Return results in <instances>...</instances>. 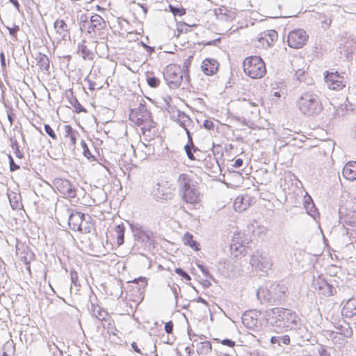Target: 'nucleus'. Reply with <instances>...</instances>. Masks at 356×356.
I'll return each mask as SVG.
<instances>
[{"mask_svg":"<svg viewBox=\"0 0 356 356\" xmlns=\"http://www.w3.org/2000/svg\"><path fill=\"white\" fill-rule=\"evenodd\" d=\"M248 197H239L236 198L234 202V208L237 211H245L248 207Z\"/></svg>","mask_w":356,"mask_h":356,"instance_id":"nucleus-29","label":"nucleus"},{"mask_svg":"<svg viewBox=\"0 0 356 356\" xmlns=\"http://www.w3.org/2000/svg\"><path fill=\"white\" fill-rule=\"evenodd\" d=\"M176 122L186 131L188 142L192 143V136L189 131V128L193 124L192 120L185 113L178 111Z\"/></svg>","mask_w":356,"mask_h":356,"instance_id":"nucleus-16","label":"nucleus"},{"mask_svg":"<svg viewBox=\"0 0 356 356\" xmlns=\"http://www.w3.org/2000/svg\"><path fill=\"white\" fill-rule=\"evenodd\" d=\"M197 267L199 268V269H200V270L202 272V273L209 277L210 279L213 280H215L214 277L212 276L211 274H210L209 271V269L207 266H204L203 264H197Z\"/></svg>","mask_w":356,"mask_h":356,"instance_id":"nucleus-50","label":"nucleus"},{"mask_svg":"<svg viewBox=\"0 0 356 356\" xmlns=\"http://www.w3.org/2000/svg\"><path fill=\"white\" fill-rule=\"evenodd\" d=\"M141 45L144 47V49L149 54H151L152 52L154 51V47H150L143 42H141Z\"/></svg>","mask_w":356,"mask_h":356,"instance_id":"nucleus-62","label":"nucleus"},{"mask_svg":"<svg viewBox=\"0 0 356 356\" xmlns=\"http://www.w3.org/2000/svg\"><path fill=\"white\" fill-rule=\"evenodd\" d=\"M309 35L304 29H298L291 31L287 38L288 45L291 48L300 49L306 44Z\"/></svg>","mask_w":356,"mask_h":356,"instance_id":"nucleus-11","label":"nucleus"},{"mask_svg":"<svg viewBox=\"0 0 356 356\" xmlns=\"http://www.w3.org/2000/svg\"><path fill=\"white\" fill-rule=\"evenodd\" d=\"M203 127L207 130L214 129V123L211 120H205L203 123Z\"/></svg>","mask_w":356,"mask_h":356,"instance_id":"nucleus-54","label":"nucleus"},{"mask_svg":"<svg viewBox=\"0 0 356 356\" xmlns=\"http://www.w3.org/2000/svg\"><path fill=\"white\" fill-rule=\"evenodd\" d=\"M287 291L288 288L285 285L272 283L267 290V296H264V299L273 303L280 302Z\"/></svg>","mask_w":356,"mask_h":356,"instance_id":"nucleus-12","label":"nucleus"},{"mask_svg":"<svg viewBox=\"0 0 356 356\" xmlns=\"http://www.w3.org/2000/svg\"><path fill=\"white\" fill-rule=\"evenodd\" d=\"M191 26H196V25L193 24V26H191L184 22L178 24L177 28L178 33L176 35V37L179 38L181 34L191 32Z\"/></svg>","mask_w":356,"mask_h":356,"instance_id":"nucleus-34","label":"nucleus"},{"mask_svg":"<svg viewBox=\"0 0 356 356\" xmlns=\"http://www.w3.org/2000/svg\"><path fill=\"white\" fill-rule=\"evenodd\" d=\"M86 41L83 40L78 44L77 52L84 60H92L93 54L85 44Z\"/></svg>","mask_w":356,"mask_h":356,"instance_id":"nucleus-25","label":"nucleus"},{"mask_svg":"<svg viewBox=\"0 0 356 356\" xmlns=\"http://www.w3.org/2000/svg\"><path fill=\"white\" fill-rule=\"evenodd\" d=\"M241 108L243 113H245L246 115H248L250 113L257 117L259 112L258 109V106L255 103L250 100L244 99Z\"/></svg>","mask_w":356,"mask_h":356,"instance_id":"nucleus-21","label":"nucleus"},{"mask_svg":"<svg viewBox=\"0 0 356 356\" xmlns=\"http://www.w3.org/2000/svg\"><path fill=\"white\" fill-rule=\"evenodd\" d=\"M304 206L307 213L315 218L318 211L310 196L305 198Z\"/></svg>","mask_w":356,"mask_h":356,"instance_id":"nucleus-28","label":"nucleus"},{"mask_svg":"<svg viewBox=\"0 0 356 356\" xmlns=\"http://www.w3.org/2000/svg\"><path fill=\"white\" fill-rule=\"evenodd\" d=\"M85 219V214L81 212L71 213L68 217L70 228L75 232H82L81 224Z\"/></svg>","mask_w":356,"mask_h":356,"instance_id":"nucleus-15","label":"nucleus"},{"mask_svg":"<svg viewBox=\"0 0 356 356\" xmlns=\"http://www.w3.org/2000/svg\"><path fill=\"white\" fill-rule=\"evenodd\" d=\"M304 64V61L302 58H298L291 61L292 69L295 72V76L297 80L300 81H302V76L305 75V70L304 68L300 69L298 68L300 64Z\"/></svg>","mask_w":356,"mask_h":356,"instance_id":"nucleus-24","label":"nucleus"},{"mask_svg":"<svg viewBox=\"0 0 356 356\" xmlns=\"http://www.w3.org/2000/svg\"><path fill=\"white\" fill-rule=\"evenodd\" d=\"M11 146L13 149H14V153L16 156V157L19 159H22L24 156V153L19 150V147L17 144V140H11Z\"/></svg>","mask_w":356,"mask_h":356,"instance_id":"nucleus-46","label":"nucleus"},{"mask_svg":"<svg viewBox=\"0 0 356 356\" xmlns=\"http://www.w3.org/2000/svg\"><path fill=\"white\" fill-rule=\"evenodd\" d=\"M169 8L175 15L182 16L186 14V10L184 8H178L174 6L170 5Z\"/></svg>","mask_w":356,"mask_h":356,"instance_id":"nucleus-47","label":"nucleus"},{"mask_svg":"<svg viewBox=\"0 0 356 356\" xmlns=\"http://www.w3.org/2000/svg\"><path fill=\"white\" fill-rule=\"evenodd\" d=\"M80 30L83 32L86 31L89 34L90 31V22H85V23L79 24Z\"/></svg>","mask_w":356,"mask_h":356,"instance_id":"nucleus-57","label":"nucleus"},{"mask_svg":"<svg viewBox=\"0 0 356 356\" xmlns=\"http://www.w3.org/2000/svg\"><path fill=\"white\" fill-rule=\"evenodd\" d=\"M168 286L170 287L171 291L173 293V295L175 296V299L176 303H177L178 295H179V293L181 291L180 287L178 285L175 284H174L172 286H170V284Z\"/></svg>","mask_w":356,"mask_h":356,"instance_id":"nucleus-51","label":"nucleus"},{"mask_svg":"<svg viewBox=\"0 0 356 356\" xmlns=\"http://www.w3.org/2000/svg\"><path fill=\"white\" fill-rule=\"evenodd\" d=\"M52 184L63 197L71 199L76 197V187L68 179L56 177L53 180Z\"/></svg>","mask_w":356,"mask_h":356,"instance_id":"nucleus-8","label":"nucleus"},{"mask_svg":"<svg viewBox=\"0 0 356 356\" xmlns=\"http://www.w3.org/2000/svg\"><path fill=\"white\" fill-rule=\"evenodd\" d=\"M219 63L213 58H206L203 60L201 68L204 74L211 76L214 74L218 70Z\"/></svg>","mask_w":356,"mask_h":356,"instance_id":"nucleus-17","label":"nucleus"},{"mask_svg":"<svg viewBox=\"0 0 356 356\" xmlns=\"http://www.w3.org/2000/svg\"><path fill=\"white\" fill-rule=\"evenodd\" d=\"M164 329H165V332H167L168 334L172 333V331H173V323H172V321H170L165 323V326H164Z\"/></svg>","mask_w":356,"mask_h":356,"instance_id":"nucleus-56","label":"nucleus"},{"mask_svg":"<svg viewBox=\"0 0 356 356\" xmlns=\"http://www.w3.org/2000/svg\"><path fill=\"white\" fill-rule=\"evenodd\" d=\"M12 108H9L7 111V117L10 125L13 123L15 115L12 113Z\"/></svg>","mask_w":356,"mask_h":356,"instance_id":"nucleus-59","label":"nucleus"},{"mask_svg":"<svg viewBox=\"0 0 356 356\" xmlns=\"http://www.w3.org/2000/svg\"><path fill=\"white\" fill-rule=\"evenodd\" d=\"M70 104L75 108L77 113L86 112V109L79 103L77 99L71 93V97H68Z\"/></svg>","mask_w":356,"mask_h":356,"instance_id":"nucleus-32","label":"nucleus"},{"mask_svg":"<svg viewBox=\"0 0 356 356\" xmlns=\"http://www.w3.org/2000/svg\"><path fill=\"white\" fill-rule=\"evenodd\" d=\"M9 31L10 35L17 39V33L19 31V26L17 25H14L13 28L7 27Z\"/></svg>","mask_w":356,"mask_h":356,"instance_id":"nucleus-55","label":"nucleus"},{"mask_svg":"<svg viewBox=\"0 0 356 356\" xmlns=\"http://www.w3.org/2000/svg\"><path fill=\"white\" fill-rule=\"evenodd\" d=\"M250 264L259 270L266 272L270 269L272 260L269 255L266 252L257 250L250 258Z\"/></svg>","mask_w":356,"mask_h":356,"instance_id":"nucleus-9","label":"nucleus"},{"mask_svg":"<svg viewBox=\"0 0 356 356\" xmlns=\"http://www.w3.org/2000/svg\"><path fill=\"white\" fill-rule=\"evenodd\" d=\"M318 19L321 20V23L323 24V27L325 29H327L332 23L331 17H326L324 14H319Z\"/></svg>","mask_w":356,"mask_h":356,"instance_id":"nucleus-41","label":"nucleus"},{"mask_svg":"<svg viewBox=\"0 0 356 356\" xmlns=\"http://www.w3.org/2000/svg\"><path fill=\"white\" fill-rule=\"evenodd\" d=\"M86 81L88 83V89L90 90H94L95 89H99V87H97L96 88V83L90 80V79H86Z\"/></svg>","mask_w":356,"mask_h":356,"instance_id":"nucleus-60","label":"nucleus"},{"mask_svg":"<svg viewBox=\"0 0 356 356\" xmlns=\"http://www.w3.org/2000/svg\"><path fill=\"white\" fill-rule=\"evenodd\" d=\"M158 188L156 190H154L153 195L154 198L159 201H163V200H167L168 198H170V195L168 193H163V190L160 188V185L157 184Z\"/></svg>","mask_w":356,"mask_h":356,"instance_id":"nucleus-33","label":"nucleus"},{"mask_svg":"<svg viewBox=\"0 0 356 356\" xmlns=\"http://www.w3.org/2000/svg\"><path fill=\"white\" fill-rule=\"evenodd\" d=\"M135 240L142 243L146 247L154 246L153 232L144 226L136 223L130 225Z\"/></svg>","mask_w":356,"mask_h":356,"instance_id":"nucleus-5","label":"nucleus"},{"mask_svg":"<svg viewBox=\"0 0 356 356\" xmlns=\"http://www.w3.org/2000/svg\"><path fill=\"white\" fill-rule=\"evenodd\" d=\"M183 241L185 245L190 246L194 250H199V243L193 240V236L189 232H187L184 234L183 237Z\"/></svg>","mask_w":356,"mask_h":356,"instance_id":"nucleus-31","label":"nucleus"},{"mask_svg":"<svg viewBox=\"0 0 356 356\" xmlns=\"http://www.w3.org/2000/svg\"><path fill=\"white\" fill-rule=\"evenodd\" d=\"M342 175L350 181L356 179V162L346 163L343 168Z\"/></svg>","mask_w":356,"mask_h":356,"instance_id":"nucleus-18","label":"nucleus"},{"mask_svg":"<svg viewBox=\"0 0 356 356\" xmlns=\"http://www.w3.org/2000/svg\"><path fill=\"white\" fill-rule=\"evenodd\" d=\"M81 145L83 149V154L84 156H86L88 159H95V156L90 153V151L89 150L87 144L83 140H81Z\"/></svg>","mask_w":356,"mask_h":356,"instance_id":"nucleus-42","label":"nucleus"},{"mask_svg":"<svg viewBox=\"0 0 356 356\" xmlns=\"http://www.w3.org/2000/svg\"><path fill=\"white\" fill-rule=\"evenodd\" d=\"M64 129L65 131V138L69 139V145L72 149L74 148L76 142V137L79 136L77 131L72 129L70 125H65Z\"/></svg>","mask_w":356,"mask_h":356,"instance_id":"nucleus-22","label":"nucleus"},{"mask_svg":"<svg viewBox=\"0 0 356 356\" xmlns=\"http://www.w3.org/2000/svg\"><path fill=\"white\" fill-rule=\"evenodd\" d=\"M134 282L140 284V282H141V285H143L144 286L147 284V280L145 277H139L138 279H135Z\"/></svg>","mask_w":356,"mask_h":356,"instance_id":"nucleus-63","label":"nucleus"},{"mask_svg":"<svg viewBox=\"0 0 356 356\" xmlns=\"http://www.w3.org/2000/svg\"><path fill=\"white\" fill-rule=\"evenodd\" d=\"M261 312L257 310L246 311L242 316L243 325L250 330H254L257 326L258 317Z\"/></svg>","mask_w":356,"mask_h":356,"instance_id":"nucleus-14","label":"nucleus"},{"mask_svg":"<svg viewBox=\"0 0 356 356\" xmlns=\"http://www.w3.org/2000/svg\"><path fill=\"white\" fill-rule=\"evenodd\" d=\"M200 344L201 347H197L198 353H207L211 350V343L209 341L198 343L197 345Z\"/></svg>","mask_w":356,"mask_h":356,"instance_id":"nucleus-39","label":"nucleus"},{"mask_svg":"<svg viewBox=\"0 0 356 356\" xmlns=\"http://www.w3.org/2000/svg\"><path fill=\"white\" fill-rule=\"evenodd\" d=\"M320 292L325 296H331L336 293V289L327 282Z\"/></svg>","mask_w":356,"mask_h":356,"instance_id":"nucleus-36","label":"nucleus"},{"mask_svg":"<svg viewBox=\"0 0 356 356\" xmlns=\"http://www.w3.org/2000/svg\"><path fill=\"white\" fill-rule=\"evenodd\" d=\"M290 311L291 310L289 309L275 307L267 310L266 312V316L267 317V320L269 321V323L272 326L276 327L280 330L284 328L292 330L294 328V326L287 323V321L289 319L288 316L290 315Z\"/></svg>","mask_w":356,"mask_h":356,"instance_id":"nucleus-3","label":"nucleus"},{"mask_svg":"<svg viewBox=\"0 0 356 356\" xmlns=\"http://www.w3.org/2000/svg\"><path fill=\"white\" fill-rule=\"evenodd\" d=\"M8 159H9L10 170L11 172H14L17 170H19V165L15 163L13 156L11 155H8Z\"/></svg>","mask_w":356,"mask_h":356,"instance_id":"nucleus-53","label":"nucleus"},{"mask_svg":"<svg viewBox=\"0 0 356 356\" xmlns=\"http://www.w3.org/2000/svg\"><path fill=\"white\" fill-rule=\"evenodd\" d=\"M344 78L341 76L337 72H327L325 75V81L327 87L331 90H339L343 88L345 85L343 84Z\"/></svg>","mask_w":356,"mask_h":356,"instance_id":"nucleus-13","label":"nucleus"},{"mask_svg":"<svg viewBox=\"0 0 356 356\" xmlns=\"http://www.w3.org/2000/svg\"><path fill=\"white\" fill-rule=\"evenodd\" d=\"M268 37L270 39V41L268 38H266V42L268 44V46H270L272 42H273L277 38V33L275 31L271 30L270 33L266 35V37Z\"/></svg>","mask_w":356,"mask_h":356,"instance_id":"nucleus-48","label":"nucleus"},{"mask_svg":"<svg viewBox=\"0 0 356 356\" xmlns=\"http://www.w3.org/2000/svg\"><path fill=\"white\" fill-rule=\"evenodd\" d=\"M85 22H90V17L87 16V15L83 14L79 18V24L85 23Z\"/></svg>","mask_w":356,"mask_h":356,"instance_id":"nucleus-61","label":"nucleus"},{"mask_svg":"<svg viewBox=\"0 0 356 356\" xmlns=\"http://www.w3.org/2000/svg\"><path fill=\"white\" fill-rule=\"evenodd\" d=\"M318 353L320 356H330V353L323 348L318 350Z\"/></svg>","mask_w":356,"mask_h":356,"instance_id":"nucleus-64","label":"nucleus"},{"mask_svg":"<svg viewBox=\"0 0 356 356\" xmlns=\"http://www.w3.org/2000/svg\"><path fill=\"white\" fill-rule=\"evenodd\" d=\"M296 104L300 113L309 118L319 115L323 110L321 92L312 87L304 90L297 99Z\"/></svg>","mask_w":356,"mask_h":356,"instance_id":"nucleus-1","label":"nucleus"},{"mask_svg":"<svg viewBox=\"0 0 356 356\" xmlns=\"http://www.w3.org/2000/svg\"><path fill=\"white\" fill-rule=\"evenodd\" d=\"M8 197L13 209L19 210L23 207L20 194L15 192H10L8 194Z\"/></svg>","mask_w":356,"mask_h":356,"instance_id":"nucleus-23","label":"nucleus"},{"mask_svg":"<svg viewBox=\"0 0 356 356\" xmlns=\"http://www.w3.org/2000/svg\"><path fill=\"white\" fill-rule=\"evenodd\" d=\"M337 328L339 331V334L343 335L346 337H350L353 334V330L349 327L348 324H346L345 325H340Z\"/></svg>","mask_w":356,"mask_h":356,"instance_id":"nucleus-37","label":"nucleus"},{"mask_svg":"<svg viewBox=\"0 0 356 356\" xmlns=\"http://www.w3.org/2000/svg\"><path fill=\"white\" fill-rule=\"evenodd\" d=\"M45 132L54 140H56L57 138L56 134L51 127L49 124H44V127Z\"/></svg>","mask_w":356,"mask_h":356,"instance_id":"nucleus-52","label":"nucleus"},{"mask_svg":"<svg viewBox=\"0 0 356 356\" xmlns=\"http://www.w3.org/2000/svg\"><path fill=\"white\" fill-rule=\"evenodd\" d=\"M90 37L92 39L99 38L104 34L106 23L99 15L95 14L90 17Z\"/></svg>","mask_w":356,"mask_h":356,"instance_id":"nucleus-10","label":"nucleus"},{"mask_svg":"<svg viewBox=\"0 0 356 356\" xmlns=\"http://www.w3.org/2000/svg\"><path fill=\"white\" fill-rule=\"evenodd\" d=\"M163 77L168 86L175 89L180 86L183 81V72L179 66L169 65L163 72Z\"/></svg>","mask_w":356,"mask_h":356,"instance_id":"nucleus-6","label":"nucleus"},{"mask_svg":"<svg viewBox=\"0 0 356 356\" xmlns=\"http://www.w3.org/2000/svg\"><path fill=\"white\" fill-rule=\"evenodd\" d=\"M175 273L181 276V277L184 278L186 280H191V276L181 268H176L175 270Z\"/></svg>","mask_w":356,"mask_h":356,"instance_id":"nucleus-49","label":"nucleus"},{"mask_svg":"<svg viewBox=\"0 0 356 356\" xmlns=\"http://www.w3.org/2000/svg\"><path fill=\"white\" fill-rule=\"evenodd\" d=\"M289 319L287 321V323H289L291 325L294 326V330L296 328V326L298 325V316L296 314L295 312H293L292 311H290V315L288 316ZM293 330V328L292 329Z\"/></svg>","mask_w":356,"mask_h":356,"instance_id":"nucleus-43","label":"nucleus"},{"mask_svg":"<svg viewBox=\"0 0 356 356\" xmlns=\"http://www.w3.org/2000/svg\"><path fill=\"white\" fill-rule=\"evenodd\" d=\"M37 64L42 70H48L49 68V60L47 55L40 53L36 58Z\"/></svg>","mask_w":356,"mask_h":356,"instance_id":"nucleus-30","label":"nucleus"},{"mask_svg":"<svg viewBox=\"0 0 356 356\" xmlns=\"http://www.w3.org/2000/svg\"><path fill=\"white\" fill-rule=\"evenodd\" d=\"M125 227L123 224L118 225L115 229L117 233V243L118 245L124 243V235Z\"/></svg>","mask_w":356,"mask_h":356,"instance_id":"nucleus-35","label":"nucleus"},{"mask_svg":"<svg viewBox=\"0 0 356 356\" xmlns=\"http://www.w3.org/2000/svg\"><path fill=\"white\" fill-rule=\"evenodd\" d=\"M129 119L134 122L138 126L146 124L149 127L153 123L152 113L147 108L145 104H140L137 108L131 110Z\"/></svg>","mask_w":356,"mask_h":356,"instance_id":"nucleus-7","label":"nucleus"},{"mask_svg":"<svg viewBox=\"0 0 356 356\" xmlns=\"http://www.w3.org/2000/svg\"><path fill=\"white\" fill-rule=\"evenodd\" d=\"M90 301L92 302L91 300H90ZM90 312L93 316L96 317L100 321L104 320L106 316L108 315V313L102 309L99 305H95L92 302H91V308L90 309Z\"/></svg>","mask_w":356,"mask_h":356,"instance_id":"nucleus-27","label":"nucleus"},{"mask_svg":"<svg viewBox=\"0 0 356 356\" xmlns=\"http://www.w3.org/2000/svg\"><path fill=\"white\" fill-rule=\"evenodd\" d=\"M243 70L252 79L261 78L266 72L264 60L257 56L246 58L243 61Z\"/></svg>","mask_w":356,"mask_h":356,"instance_id":"nucleus-4","label":"nucleus"},{"mask_svg":"<svg viewBox=\"0 0 356 356\" xmlns=\"http://www.w3.org/2000/svg\"><path fill=\"white\" fill-rule=\"evenodd\" d=\"M147 84L149 85V86L152 87V88H156L159 86V83H160V81L159 79L156 77V76H147Z\"/></svg>","mask_w":356,"mask_h":356,"instance_id":"nucleus-44","label":"nucleus"},{"mask_svg":"<svg viewBox=\"0 0 356 356\" xmlns=\"http://www.w3.org/2000/svg\"><path fill=\"white\" fill-rule=\"evenodd\" d=\"M343 209L340 207L339 210L340 222L343 225H353L355 222V211H350L348 213H345Z\"/></svg>","mask_w":356,"mask_h":356,"instance_id":"nucleus-19","label":"nucleus"},{"mask_svg":"<svg viewBox=\"0 0 356 356\" xmlns=\"http://www.w3.org/2000/svg\"><path fill=\"white\" fill-rule=\"evenodd\" d=\"M343 311L345 312L346 316L352 317L356 315V299H349L343 306Z\"/></svg>","mask_w":356,"mask_h":356,"instance_id":"nucleus-26","label":"nucleus"},{"mask_svg":"<svg viewBox=\"0 0 356 356\" xmlns=\"http://www.w3.org/2000/svg\"><path fill=\"white\" fill-rule=\"evenodd\" d=\"M221 343L229 347H234L235 346V342L229 339L222 340Z\"/></svg>","mask_w":356,"mask_h":356,"instance_id":"nucleus-58","label":"nucleus"},{"mask_svg":"<svg viewBox=\"0 0 356 356\" xmlns=\"http://www.w3.org/2000/svg\"><path fill=\"white\" fill-rule=\"evenodd\" d=\"M54 28L56 33L61 35L63 39L66 37L67 33H69L67 24L62 19H57L54 23Z\"/></svg>","mask_w":356,"mask_h":356,"instance_id":"nucleus-20","label":"nucleus"},{"mask_svg":"<svg viewBox=\"0 0 356 356\" xmlns=\"http://www.w3.org/2000/svg\"><path fill=\"white\" fill-rule=\"evenodd\" d=\"M327 282V280L319 277L318 279L314 280L313 286L315 290L321 291Z\"/></svg>","mask_w":356,"mask_h":356,"instance_id":"nucleus-40","label":"nucleus"},{"mask_svg":"<svg viewBox=\"0 0 356 356\" xmlns=\"http://www.w3.org/2000/svg\"><path fill=\"white\" fill-rule=\"evenodd\" d=\"M190 144H187L185 145L184 149L186 152V154L188 157L191 160H195V158L193 155V152H195L197 150H198L197 147H196L193 143H189Z\"/></svg>","mask_w":356,"mask_h":356,"instance_id":"nucleus-38","label":"nucleus"},{"mask_svg":"<svg viewBox=\"0 0 356 356\" xmlns=\"http://www.w3.org/2000/svg\"><path fill=\"white\" fill-rule=\"evenodd\" d=\"M70 278L72 284H74L76 287H80L81 284L79 281V275L76 270H70Z\"/></svg>","mask_w":356,"mask_h":356,"instance_id":"nucleus-45","label":"nucleus"},{"mask_svg":"<svg viewBox=\"0 0 356 356\" xmlns=\"http://www.w3.org/2000/svg\"><path fill=\"white\" fill-rule=\"evenodd\" d=\"M182 199L188 204H196L200 201V193L196 187V182L187 174L179 175L177 179Z\"/></svg>","mask_w":356,"mask_h":356,"instance_id":"nucleus-2","label":"nucleus"}]
</instances>
